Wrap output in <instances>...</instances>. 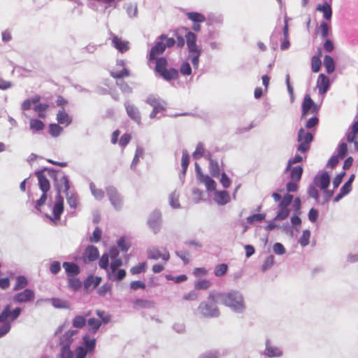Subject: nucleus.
Here are the masks:
<instances>
[{
    "instance_id": "nucleus-1",
    "label": "nucleus",
    "mask_w": 358,
    "mask_h": 358,
    "mask_svg": "<svg viewBox=\"0 0 358 358\" xmlns=\"http://www.w3.org/2000/svg\"><path fill=\"white\" fill-rule=\"evenodd\" d=\"M208 299L214 303H221L229 306L234 310L243 308V301L242 296L237 292L210 293Z\"/></svg>"
},
{
    "instance_id": "nucleus-2",
    "label": "nucleus",
    "mask_w": 358,
    "mask_h": 358,
    "mask_svg": "<svg viewBox=\"0 0 358 358\" xmlns=\"http://www.w3.org/2000/svg\"><path fill=\"white\" fill-rule=\"evenodd\" d=\"M155 60V71L162 77L164 80L170 81L176 80L178 77V71L174 68L167 69L168 62L167 59L162 57L157 58Z\"/></svg>"
},
{
    "instance_id": "nucleus-3",
    "label": "nucleus",
    "mask_w": 358,
    "mask_h": 358,
    "mask_svg": "<svg viewBox=\"0 0 358 358\" xmlns=\"http://www.w3.org/2000/svg\"><path fill=\"white\" fill-rule=\"evenodd\" d=\"M159 39L160 41L157 42L150 50L148 57L149 62L154 61L158 55L164 53L166 48H171L176 43V40L173 38H169L166 34H162Z\"/></svg>"
},
{
    "instance_id": "nucleus-4",
    "label": "nucleus",
    "mask_w": 358,
    "mask_h": 358,
    "mask_svg": "<svg viewBox=\"0 0 358 358\" xmlns=\"http://www.w3.org/2000/svg\"><path fill=\"white\" fill-rule=\"evenodd\" d=\"M84 346H79L76 350V358H85L87 353H92L95 348V339H90L89 336H85L83 338Z\"/></svg>"
},
{
    "instance_id": "nucleus-5",
    "label": "nucleus",
    "mask_w": 358,
    "mask_h": 358,
    "mask_svg": "<svg viewBox=\"0 0 358 358\" xmlns=\"http://www.w3.org/2000/svg\"><path fill=\"white\" fill-rule=\"evenodd\" d=\"M208 301H203L199 306V310L205 317H214L220 315V310L217 307V303H214L208 299Z\"/></svg>"
},
{
    "instance_id": "nucleus-6",
    "label": "nucleus",
    "mask_w": 358,
    "mask_h": 358,
    "mask_svg": "<svg viewBox=\"0 0 358 358\" xmlns=\"http://www.w3.org/2000/svg\"><path fill=\"white\" fill-rule=\"evenodd\" d=\"M313 139V135L309 131H306L303 129H300L298 135V141L300 143L298 146V150L300 152H306L310 148V144Z\"/></svg>"
},
{
    "instance_id": "nucleus-7",
    "label": "nucleus",
    "mask_w": 358,
    "mask_h": 358,
    "mask_svg": "<svg viewBox=\"0 0 358 358\" xmlns=\"http://www.w3.org/2000/svg\"><path fill=\"white\" fill-rule=\"evenodd\" d=\"M317 106L314 103L309 94H306L302 103L301 118H306L308 115L317 114Z\"/></svg>"
},
{
    "instance_id": "nucleus-8",
    "label": "nucleus",
    "mask_w": 358,
    "mask_h": 358,
    "mask_svg": "<svg viewBox=\"0 0 358 358\" xmlns=\"http://www.w3.org/2000/svg\"><path fill=\"white\" fill-rule=\"evenodd\" d=\"M21 313L20 308H15L14 310H10V306L7 305L0 314V322H6L10 319V321H14Z\"/></svg>"
},
{
    "instance_id": "nucleus-9",
    "label": "nucleus",
    "mask_w": 358,
    "mask_h": 358,
    "mask_svg": "<svg viewBox=\"0 0 358 358\" xmlns=\"http://www.w3.org/2000/svg\"><path fill=\"white\" fill-rule=\"evenodd\" d=\"M111 35V44L120 52L124 53L129 49V42L122 39L117 35L110 33Z\"/></svg>"
},
{
    "instance_id": "nucleus-10",
    "label": "nucleus",
    "mask_w": 358,
    "mask_h": 358,
    "mask_svg": "<svg viewBox=\"0 0 358 358\" xmlns=\"http://www.w3.org/2000/svg\"><path fill=\"white\" fill-rule=\"evenodd\" d=\"M35 294L33 290L25 289L24 291L16 294L13 296V301L16 303H26L33 301Z\"/></svg>"
},
{
    "instance_id": "nucleus-11",
    "label": "nucleus",
    "mask_w": 358,
    "mask_h": 358,
    "mask_svg": "<svg viewBox=\"0 0 358 358\" xmlns=\"http://www.w3.org/2000/svg\"><path fill=\"white\" fill-rule=\"evenodd\" d=\"M106 192L111 204L115 209H119L122 205V201L117 189L114 187H108Z\"/></svg>"
},
{
    "instance_id": "nucleus-12",
    "label": "nucleus",
    "mask_w": 358,
    "mask_h": 358,
    "mask_svg": "<svg viewBox=\"0 0 358 358\" xmlns=\"http://www.w3.org/2000/svg\"><path fill=\"white\" fill-rule=\"evenodd\" d=\"M99 257L98 248L92 245H88L84 252L83 260L85 262H90L96 260Z\"/></svg>"
},
{
    "instance_id": "nucleus-13",
    "label": "nucleus",
    "mask_w": 358,
    "mask_h": 358,
    "mask_svg": "<svg viewBox=\"0 0 358 358\" xmlns=\"http://www.w3.org/2000/svg\"><path fill=\"white\" fill-rule=\"evenodd\" d=\"M64 212V199L61 194H57L55 196V203L52 208L54 218L57 220H60L61 214Z\"/></svg>"
},
{
    "instance_id": "nucleus-14",
    "label": "nucleus",
    "mask_w": 358,
    "mask_h": 358,
    "mask_svg": "<svg viewBox=\"0 0 358 358\" xmlns=\"http://www.w3.org/2000/svg\"><path fill=\"white\" fill-rule=\"evenodd\" d=\"M125 108L128 116L138 124H140L141 118L138 109L129 103L125 104Z\"/></svg>"
},
{
    "instance_id": "nucleus-15",
    "label": "nucleus",
    "mask_w": 358,
    "mask_h": 358,
    "mask_svg": "<svg viewBox=\"0 0 358 358\" xmlns=\"http://www.w3.org/2000/svg\"><path fill=\"white\" fill-rule=\"evenodd\" d=\"M36 176L38 180V185L43 192H48L50 189V183L48 178L43 174L42 171L36 172Z\"/></svg>"
},
{
    "instance_id": "nucleus-16",
    "label": "nucleus",
    "mask_w": 358,
    "mask_h": 358,
    "mask_svg": "<svg viewBox=\"0 0 358 358\" xmlns=\"http://www.w3.org/2000/svg\"><path fill=\"white\" fill-rule=\"evenodd\" d=\"M185 38H186L187 48L190 53L201 50V49H199L198 48V46L196 45V36L194 33H192L191 31H188L185 36Z\"/></svg>"
},
{
    "instance_id": "nucleus-17",
    "label": "nucleus",
    "mask_w": 358,
    "mask_h": 358,
    "mask_svg": "<svg viewBox=\"0 0 358 358\" xmlns=\"http://www.w3.org/2000/svg\"><path fill=\"white\" fill-rule=\"evenodd\" d=\"M161 223V215L158 213H152L148 220V224L155 234H157L159 231Z\"/></svg>"
},
{
    "instance_id": "nucleus-18",
    "label": "nucleus",
    "mask_w": 358,
    "mask_h": 358,
    "mask_svg": "<svg viewBox=\"0 0 358 358\" xmlns=\"http://www.w3.org/2000/svg\"><path fill=\"white\" fill-rule=\"evenodd\" d=\"M62 266L69 277H75L80 272V267L76 263L66 262Z\"/></svg>"
},
{
    "instance_id": "nucleus-19",
    "label": "nucleus",
    "mask_w": 358,
    "mask_h": 358,
    "mask_svg": "<svg viewBox=\"0 0 358 358\" xmlns=\"http://www.w3.org/2000/svg\"><path fill=\"white\" fill-rule=\"evenodd\" d=\"M317 87L320 94H324L329 87V79L324 74L319 75L317 82Z\"/></svg>"
},
{
    "instance_id": "nucleus-20",
    "label": "nucleus",
    "mask_w": 358,
    "mask_h": 358,
    "mask_svg": "<svg viewBox=\"0 0 358 358\" xmlns=\"http://www.w3.org/2000/svg\"><path fill=\"white\" fill-rule=\"evenodd\" d=\"M316 10L323 13V17L327 20H330L332 16V10L330 3L325 2L324 3L318 4Z\"/></svg>"
},
{
    "instance_id": "nucleus-21",
    "label": "nucleus",
    "mask_w": 358,
    "mask_h": 358,
    "mask_svg": "<svg viewBox=\"0 0 358 358\" xmlns=\"http://www.w3.org/2000/svg\"><path fill=\"white\" fill-rule=\"evenodd\" d=\"M148 257L150 259H162L165 262L168 261L170 258V255L169 252H166L164 253H162L159 250L155 249L149 250L148 252Z\"/></svg>"
},
{
    "instance_id": "nucleus-22",
    "label": "nucleus",
    "mask_w": 358,
    "mask_h": 358,
    "mask_svg": "<svg viewBox=\"0 0 358 358\" xmlns=\"http://www.w3.org/2000/svg\"><path fill=\"white\" fill-rule=\"evenodd\" d=\"M69 183L68 176H63L60 178L57 185V194H60L61 192L67 193L70 189Z\"/></svg>"
},
{
    "instance_id": "nucleus-23",
    "label": "nucleus",
    "mask_w": 358,
    "mask_h": 358,
    "mask_svg": "<svg viewBox=\"0 0 358 358\" xmlns=\"http://www.w3.org/2000/svg\"><path fill=\"white\" fill-rule=\"evenodd\" d=\"M122 265V261L120 258H115L112 260L110 266L106 271L109 278H113V274L115 273L116 271Z\"/></svg>"
},
{
    "instance_id": "nucleus-24",
    "label": "nucleus",
    "mask_w": 358,
    "mask_h": 358,
    "mask_svg": "<svg viewBox=\"0 0 358 358\" xmlns=\"http://www.w3.org/2000/svg\"><path fill=\"white\" fill-rule=\"evenodd\" d=\"M133 306L136 309L150 308L154 306V302L148 299H137L133 301Z\"/></svg>"
},
{
    "instance_id": "nucleus-25",
    "label": "nucleus",
    "mask_w": 358,
    "mask_h": 358,
    "mask_svg": "<svg viewBox=\"0 0 358 358\" xmlns=\"http://www.w3.org/2000/svg\"><path fill=\"white\" fill-rule=\"evenodd\" d=\"M329 176L327 172L323 173L319 178L315 179V184L321 189H326L329 185Z\"/></svg>"
},
{
    "instance_id": "nucleus-26",
    "label": "nucleus",
    "mask_w": 358,
    "mask_h": 358,
    "mask_svg": "<svg viewBox=\"0 0 358 358\" xmlns=\"http://www.w3.org/2000/svg\"><path fill=\"white\" fill-rule=\"evenodd\" d=\"M146 102L153 107L154 109H158L161 110H165L164 102H162L159 98L155 96H150L148 98Z\"/></svg>"
},
{
    "instance_id": "nucleus-27",
    "label": "nucleus",
    "mask_w": 358,
    "mask_h": 358,
    "mask_svg": "<svg viewBox=\"0 0 358 358\" xmlns=\"http://www.w3.org/2000/svg\"><path fill=\"white\" fill-rule=\"evenodd\" d=\"M216 202L220 205H224L229 202L230 196L226 191H219L215 192Z\"/></svg>"
},
{
    "instance_id": "nucleus-28",
    "label": "nucleus",
    "mask_w": 358,
    "mask_h": 358,
    "mask_svg": "<svg viewBox=\"0 0 358 358\" xmlns=\"http://www.w3.org/2000/svg\"><path fill=\"white\" fill-rule=\"evenodd\" d=\"M199 181L204 183L207 190L208 191H215L216 189V182L208 175H204L199 180Z\"/></svg>"
},
{
    "instance_id": "nucleus-29",
    "label": "nucleus",
    "mask_w": 358,
    "mask_h": 358,
    "mask_svg": "<svg viewBox=\"0 0 358 358\" xmlns=\"http://www.w3.org/2000/svg\"><path fill=\"white\" fill-rule=\"evenodd\" d=\"M41 100V96L39 95H36L31 99H27L24 100L22 105L21 108L22 110H29L33 104H36L38 103Z\"/></svg>"
},
{
    "instance_id": "nucleus-30",
    "label": "nucleus",
    "mask_w": 358,
    "mask_h": 358,
    "mask_svg": "<svg viewBox=\"0 0 358 358\" xmlns=\"http://www.w3.org/2000/svg\"><path fill=\"white\" fill-rule=\"evenodd\" d=\"M57 120L59 124L69 125L71 122V119L65 112L64 109L59 110L57 115Z\"/></svg>"
},
{
    "instance_id": "nucleus-31",
    "label": "nucleus",
    "mask_w": 358,
    "mask_h": 358,
    "mask_svg": "<svg viewBox=\"0 0 358 358\" xmlns=\"http://www.w3.org/2000/svg\"><path fill=\"white\" fill-rule=\"evenodd\" d=\"M209 171L213 177L218 178L220 175V169L216 160L210 159Z\"/></svg>"
},
{
    "instance_id": "nucleus-32",
    "label": "nucleus",
    "mask_w": 358,
    "mask_h": 358,
    "mask_svg": "<svg viewBox=\"0 0 358 358\" xmlns=\"http://www.w3.org/2000/svg\"><path fill=\"white\" fill-rule=\"evenodd\" d=\"M324 65L327 73L330 74L335 70V62L334 59L329 55H325L324 58Z\"/></svg>"
},
{
    "instance_id": "nucleus-33",
    "label": "nucleus",
    "mask_w": 358,
    "mask_h": 358,
    "mask_svg": "<svg viewBox=\"0 0 358 358\" xmlns=\"http://www.w3.org/2000/svg\"><path fill=\"white\" fill-rule=\"evenodd\" d=\"M30 129L33 132L40 131L45 127L44 123L38 119H31L29 122Z\"/></svg>"
},
{
    "instance_id": "nucleus-34",
    "label": "nucleus",
    "mask_w": 358,
    "mask_h": 358,
    "mask_svg": "<svg viewBox=\"0 0 358 358\" xmlns=\"http://www.w3.org/2000/svg\"><path fill=\"white\" fill-rule=\"evenodd\" d=\"M77 333L76 330H69L60 338V345H70L73 341V336Z\"/></svg>"
},
{
    "instance_id": "nucleus-35",
    "label": "nucleus",
    "mask_w": 358,
    "mask_h": 358,
    "mask_svg": "<svg viewBox=\"0 0 358 358\" xmlns=\"http://www.w3.org/2000/svg\"><path fill=\"white\" fill-rule=\"evenodd\" d=\"M88 329L90 332L95 333L100 328L101 322L96 318H90L87 321Z\"/></svg>"
},
{
    "instance_id": "nucleus-36",
    "label": "nucleus",
    "mask_w": 358,
    "mask_h": 358,
    "mask_svg": "<svg viewBox=\"0 0 358 358\" xmlns=\"http://www.w3.org/2000/svg\"><path fill=\"white\" fill-rule=\"evenodd\" d=\"M265 354L269 357H280L282 355L280 350L266 343Z\"/></svg>"
},
{
    "instance_id": "nucleus-37",
    "label": "nucleus",
    "mask_w": 358,
    "mask_h": 358,
    "mask_svg": "<svg viewBox=\"0 0 358 358\" xmlns=\"http://www.w3.org/2000/svg\"><path fill=\"white\" fill-rule=\"evenodd\" d=\"M68 286L73 291H77L81 288L82 282L77 278L69 277L68 279Z\"/></svg>"
},
{
    "instance_id": "nucleus-38",
    "label": "nucleus",
    "mask_w": 358,
    "mask_h": 358,
    "mask_svg": "<svg viewBox=\"0 0 358 358\" xmlns=\"http://www.w3.org/2000/svg\"><path fill=\"white\" fill-rule=\"evenodd\" d=\"M28 285L27 278L23 275H19L16 278V282L13 287L15 291L24 289Z\"/></svg>"
},
{
    "instance_id": "nucleus-39",
    "label": "nucleus",
    "mask_w": 358,
    "mask_h": 358,
    "mask_svg": "<svg viewBox=\"0 0 358 358\" xmlns=\"http://www.w3.org/2000/svg\"><path fill=\"white\" fill-rule=\"evenodd\" d=\"M291 170L290 177L291 179L294 181H299L303 173V169L301 166H295Z\"/></svg>"
},
{
    "instance_id": "nucleus-40",
    "label": "nucleus",
    "mask_w": 358,
    "mask_h": 358,
    "mask_svg": "<svg viewBox=\"0 0 358 358\" xmlns=\"http://www.w3.org/2000/svg\"><path fill=\"white\" fill-rule=\"evenodd\" d=\"M187 16L188 19L192 20L194 22H203L206 21V17L203 15L196 13V12H190L187 13Z\"/></svg>"
},
{
    "instance_id": "nucleus-41",
    "label": "nucleus",
    "mask_w": 358,
    "mask_h": 358,
    "mask_svg": "<svg viewBox=\"0 0 358 358\" xmlns=\"http://www.w3.org/2000/svg\"><path fill=\"white\" fill-rule=\"evenodd\" d=\"M49 106L47 103H39L34 107V111L38 113V116L41 118H45L46 115L45 112L48 108Z\"/></svg>"
},
{
    "instance_id": "nucleus-42",
    "label": "nucleus",
    "mask_w": 358,
    "mask_h": 358,
    "mask_svg": "<svg viewBox=\"0 0 358 358\" xmlns=\"http://www.w3.org/2000/svg\"><path fill=\"white\" fill-rule=\"evenodd\" d=\"M110 75L113 78L119 80L125 77H129L130 76V73L127 69L123 68L120 71H110Z\"/></svg>"
},
{
    "instance_id": "nucleus-43",
    "label": "nucleus",
    "mask_w": 358,
    "mask_h": 358,
    "mask_svg": "<svg viewBox=\"0 0 358 358\" xmlns=\"http://www.w3.org/2000/svg\"><path fill=\"white\" fill-rule=\"evenodd\" d=\"M67 203L70 207L76 208L78 204V196L76 194H69V192L66 193Z\"/></svg>"
},
{
    "instance_id": "nucleus-44",
    "label": "nucleus",
    "mask_w": 358,
    "mask_h": 358,
    "mask_svg": "<svg viewBox=\"0 0 358 358\" xmlns=\"http://www.w3.org/2000/svg\"><path fill=\"white\" fill-rule=\"evenodd\" d=\"M101 281V278L100 277L91 275L85 282V287L87 288L90 285H93V287H96L100 284Z\"/></svg>"
},
{
    "instance_id": "nucleus-45",
    "label": "nucleus",
    "mask_w": 358,
    "mask_h": 358,
    "mask_svg": "<svg viewBox=\"0 0 358 358\" xmlns=\"http://www.w3.org/2000/svg\"><path fill=\"white\" fill-rule=\"evenodd\" d=\"M266 214L265 213H259L254 214L247 217V222L252 224L254 222H260L265 220Z\"/></svg>"
},
{
    "instance_id": "nucleus-46",
    "label": "nucleus",
    "mask_w": 358,
    "mask_h": 358,
    "mask_svg": "<svg viewBox=\"0 0 358 358\" xmlns=\"http://www.w3.org/2000/svg\"><path fill=\"white\" fill-rule=\"evenodd\" d=\"M92 194L95 197V199L98 200H101L104 196V192L102 189H99L96 187V185L93 183H91L90 185Z\"/></svg>"
},
{
    "instance_id": "nucleus-47",
    "label": "nucleus",
    "mask_w": 358,
    "mask_h": 358,
    "mask_svg": "<svg viewBox=\"0 0 358 358\" xmlns=\"http://www.w3.org/2000/svg\"><path fill=\"white\" fill-rule=\"evenodd\" d=\"M321 67V60L319 56H313L311 59V69L313 73L320 71Z\"/></svg>"
},
{
    "instance_id": "nucleus-48",
    "label": "nucleus",
    "mask_w": 358,
    "mask_h": 358,
    "mask_svg": "<svg viewBox=\"0 0 358 358\" xmlns=\"http://www.w3.org/2000/svg\"><path fill=\"white\" fill-rule=\"evenodd\" d=\"M310 237V232L309 230L306 229L303 231L302 235L301 236L299 242L301 246L304 247L308 245L309 239Z\"/></svg>"
},
{
    "instance_id": "nucleus-49",
    "label": "nucleus",
    "mask_w": 358,
    "mask_h": 358,
    "mask_svg": "<svg viewBox=\"0 0 358 358\" xmlns=\"http://www.w3.org/2000/svg\"><path fill=\"white\" fill-rule=\"evenodd\" d=\"M147 263L145 262H141L138 265L133 266L130 269V272L132 275H137L145 271Z\"/></svg>"
},
{
    "instance_id": "nucleus-50",
    "label": "nucleus",
    "mask_w": 358,
    "mask_h": 358,
    "mask_svg": "<svg viewBox=\"0 0 358 358\" xmlns=\"http://www.w3.org/2000/svg\"><path fill=\"white\" fill-rule=\"evenodd\" d=\"M86 324L85 317L80 315H77L73 320V326L76 328H83Z\"/></svg>"
},
{
    "instance_id": "nucleus-51",
    "label": "nucleus",
    "mask_w": 358,
    "mask_h": 358,
    "mask_svg": "<svg viewBox=\"0 0 358 358\" xmlns=\"http://www.w3.org/2000/svg\"><path fill=\"white\" fill-rule=\"evenodd\" d=\"M61 358H72L73 352L70 350V345H61Z\"/></svg>"
},
{
    "instance_id": "nucleus-52",
    "label": "nucleus",
    "mask_w": 358,
    "mask_h": 358,
    "mask_svg": "<svg viewBox=\"0 0 358 358\" xmlns=\"http://www.w3.org/2000/svg\"><path fill=\"white\" fill-rule=\"evenodd\" d=\"M102 231L99 227H96L93 231L92 236L90 238V243H98L101 241Z\"/></svg>"
},
{
    "instance_id": "nucleus-53",
    "label": "nucleus",
    "mask_w": 358,
    "mask_h": 358,
    "mask_svg": "<svg viewBox=\"0 0 358 358\" xmlns=\"http://www.w3.org/2000/svg\"><path fill=\"white\" fill-rule=\"evenodd\" d=\"M317 31H320L321 36L323 38H326L329 36V26L327 22H322L317 29Z\"/></svg>"
},
{
    "instance_id": "nucleus-54",
    "label": "nucleus",
    "mask_w": 358,
    "mask_h": 358,
    "mask_svg": "<svg viewBox=\"0 0 358 358\" xmlns=\"http://www.w3.org/2000/svg\"><path fill=\"white\" fill-rule=\"evenodd\" d=\"M228 270V266L225 264H221L217 265L215 268L214 273L216 276L220 277L224 275Z\"/></svg>"
},
{
    "instance_id": "nucleus-55",
    "label": "nucleus",
    "mask_w": 358,
    "mask_h": 358,
    "mask_svg": "<svg viewBox=\"0 0 358 358\" xmlns=\"http://www.w3.org/2000/svg\"><path fill=\"white\" fill-rule=\"evenodd\" d=\"M279 210L276 215L275 219L283 220L286 219L289 214V210L288 208H284V207H279Z\"/></svg>"
},
{
    "instance_id": "nucleus-56",
    "label": "nucleus",
    "mask_w": 358,
    "mask_h": 358,
    "mask_svg": "<svg viewBox=\"0 0 358 358\" xmlns=\"http://www.w3.org/2000/svg\"><path fill=\"white\" fill-rule=\"evenodd\" d=\"M293 200V196L289 194L285 195L282 200H280L278 207L287 208Z\"/></svg>"
},
{
    "instance_id": "nucleus-57",
    "label": "nucleus",
    "mask_w": 358,
    "mask_h": 358,
    "mask_svg": "<svg viewBox=\"0 0 358 358\" xmlns=\"http://www.w3.org/2000/svg\"><path fill=\"white\" fill-rule=\"evenodd\" d=\"M96 314L99 316V317L101 319V324L104 323L106 324L110 322V315L106 313L105 311L97 310L96 311Z\"/></svg>"
},
{
    "instance_id": "nucleus-58",
    "label": "nucleus",
    "mask_w": 358,
    "mask_h": 358,
    "mask_svg": "<svg viewBox=\"0 0 358 358\" xmlns=\"http://www.w3.org/2000/svg\"><path fill=\"white\" fill-rule=\"evenodd\" d=\"M101 268L108 271L109 266V257L108 254H103L99 262Z\"/></svg>"
},
{
    "instance_id": "nucleus-59",
    "label": "nucleus",
    "mask_w": 358,
    "mask_h": 358,
    "mask_svg": "<svg viewBox=\"0 0 358 358\" xmlns=\"http://www.w3.org/2000/svg\"><path fill=\"white\" fill-rule=\"evenodd\" d=\"M211 285V282L208 280H201L197 282L195 285L196 289H207Z\"/></svg>"
},
{
    "instance_id": "nucleus-60",
    "label": "nucleus",
    "mask_w": 358,
    "mask_h": 358,
    "mask_svg": "<svg viewBox=\"0 0 358 358\" xmlns=\"http://www.w3.org/2000/svg\"><path fill=\"white\" fill-rule=\"evenodd\" d=\"M170 204L174 208H178L180 207L179 203V196L176 192H173L169 196Z\"/></svg>"
},
{
    "instance_id": "nucleus-61",
    "label": "nucleus",
    "mask_w": 358,
    "mask_h": 358,
    "mask_svg": "<svg viewBox=\"0 0 358 358\" xmlns=\"http://www.w3.org/2000/svg\"><path fill=\"white\" fill-rule=\"evenodd\" d=\"M62 131V127L57 124H51L50 125V133L52 136H58Z\"/></svg>"
},
{
    "instance_id": "nucleus-62",
    "label": "nucleus",
    "mask_w": 358,
    "mask_h": 358,
    "mask_svg": "<svg viewBox=\"0 0 358 358\" xmlns=\"http://www.w3.org/2000/svg\"><path fill=\"white\" fill-rule=\"evenodd\" d=\"M189 163V155L186 152H183L182 159H181V166L182 168V173H185L187 166Z\"/></svg>"
},
{
    "instance_id": "nucleus-63",
    "label": "nucleus",
    "mask_w": 358,
    "mask_h": 358,
    "mask_svg": "<svg viewBox=\"0 0 358 358\" xmlns=\"http://www.w3.org/2000/svg\"><path fill=\"white\" fill-rule=\"evenodd\" d=\"M180 71L183 76H189L192 73V68L188 62H183L180 68Z\"/></svg>"
},
{
    "instance_id": "nucleus-64",
    "label": "nucleus",
    "mask_w": 358,
    "mask_h": 358,
    "mask_svg": "<svg viewBox=\"0 0 358 358\" xmlns=\"http://www.w3.org/2000/svg\"><path fill=\"white\" fill-rule=\"evenodd\" d=\"M273 264H274V257L273 255H270L265 259V261L262 265V271H265L267 269L271 268L272 266L273 265Z\"/></svg>"
}]
</instances>
